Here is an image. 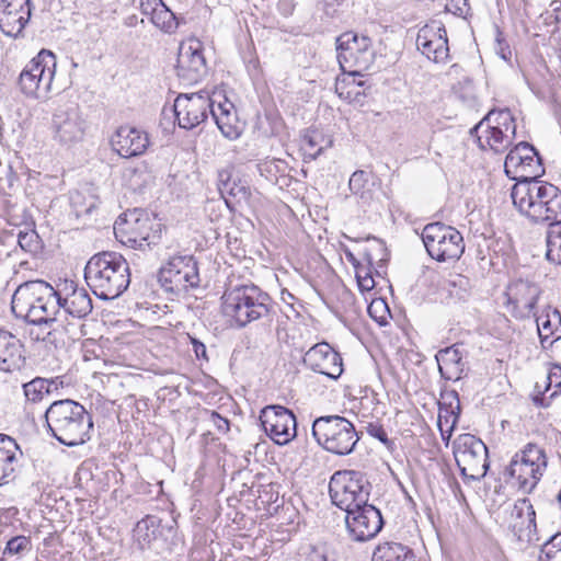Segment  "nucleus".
Masks as SVG:
<instances>
[{
  "instance_id": "nucleus-31",
  "label": "nucleus",
  "mask_w": 561,
  "mask_h": 561,
  "mask_svg": "<svg viewBox=\"0 0 561 561\" xmlns=\"http://www.w3.org/2000/svg\"><path fill=\"white\" fill-rule=\"evenodd\" d=\"M22 345L10 332L0 329V369L12 371L22 364Z\"/></svg>"
},
{
  "instance_id": "nucleus-51",
  "label": "nucleus",
  "mask_w": 561,
  "mask_h": 561,
  "mask_svg": "<svg viewBox=\"0 0 561 561\" xmlns=\"http://www.w3.org/2000/svg\"><path fill=\"white\" fill-rule=\"evenodd\" d=\"M495 51L502 59L506 61L510 60L512 57L510 45L503 37V33L499 27H496Z\"/></svg>"
},
{
  "instance_id": "nucleus-45",
  "label": "nucleus",
  "mask_w": 561,
  "mask_h": 561,
  "mask_svg": "<svg viewBox=\"0 0 561 561\" xmlns=\"http://www.w3.org/2000/svg\"><path fill=\"white\" fill-rule=\"evenodd\" d=\"M539 561H561V534L552 536L542 545Z\"/></svg>"
},
{
  "instance_id": "nucleus-22",
  "label": "nucleus",
  "mask_w": 561,
  "mask_h": 561,
  "mask_svg": "<svg viewBox=\"0 0 561 561\" xmlns=\"http://www.w3.org/2000/svg\"><path fill=\"white\" fill-rule=\"evenodd\" d=\"M416 47L434 62H444L449 57L447 32L440 21L433 20L419 30Z\"/></svg>"
},
{
  "instance_id": "nucleus-48",
  "label": "nucleus",
  "mask_w": 561,
  "mask_h": 561,
  "mask_svg": "<svg viewBox=\"0 0 561 561\" xmlns=\"http://www.w3.org/2000/svg\"><path fill=\"white\" fill-rule=\"evenodd\" d=\"M365 428L369 436L378 439L385 446L389 447L392 444V442L388 438V435L382 425H380L378 422H369Z\"/></svg>"
},
{
  "instance_id": "nucleus-39",
  "label": "nucleus",
  "mask_w": 561,
  "mask_h": 561,
  "mask_svg": "<svg viewBox=\"0 0 561 561\" xmlns=\"http://www.w3.org/2000/svg\"><path fill=\"white\" fill-rule=\"evenodd\" d=\"M546 241L547 260L561 265V220L548 227Z\"/></svg>"
},
{
  "instance_id": "nucleus-54",
  "label": "nucleus",
  "mask_w": 561,
  "mask_h": 561,
  "mask_svg": "<svg viewBox=\"0 0 561 561\" xmlns=\"http://www.w3.org/2000/svg\"><path fill=\"white\" fill-rule=\"evenodd\" d=\"M450 417H453V416L449 414V410L440 407L439 413H438V427H439L443 439H449L448 432H447L448 428L444 430L443 424H448Z\"/></svg>"
},
{
  "instance_id": "nucleus-50",
  "label": "nucleus",
  "mask_w": 561,
  "mask_h": 561,
  "mask_svg": "<svg viewBox=\"0 0 561 561\" xmlns=\"http://www.w3.org/2000/svg\"><path fill=\"white\" fill-rule=\"evenodd\" d=\"M547 385L545 390L547 391L552 385L556 390L550 394L549 399L553 398L559 391H561V366L553 365L547 377Z\"/></svg>"
},
{
  "instance_id": "nucleus-12",
  "label": "nucleus",
  "mask_w": 561,
  "mask_h": 561,
  "mask_svg": "<svg viewBox=\"0 0 561 561\" xmlns=\"http://www.w3.org/2000/svg\"><path fill=\"white\" fill-rule=\"evenodd\" d=\"M422 241L428 255L438 262L458 260L465 251L461 233L456 228L438 221L424 227Z\"/></svg>"
},
{
  "instance_id": "nucleus-32",
  "label": "nucleus",
  "mask_w": 561,
  "mask_h": 561,
  "mask_svg": "<svg viewBox=\"0 0 561 561\" xmlns=\"http://www.w3.org/2000/svg\"><path fill=\"white\" fill-rule=\"evenodd\" d=\"M438 369L446 380H459L465 369L462 354L456 345L440 350L436 354Z\"/></svg>"
},
{
  "instance_id": "nucleus-55",
  "label": "nucleus",
  "mask_w": 561,
  "mask_h": 561,
  "mask_svg": "<svg viewBox=\"0 0 561 561\" xmlns=\"http://www.w3.org/2000/svg\"><path fill=\"white\" fill-rule=\"evenodd\" d=\"M162 4V0H141L140 9L145 15L153 16L156 9Z\"/></svg>"
},
{
  "instance_id": "nucleus-8",
  "label": "nucleus",
  "mask_w": 561,
  "mask_h": 561,
  "mask_svg": "<svg viewBox=\"0 0 561 561\" xmlns=\"http://www.w3.org/2000/svg\"><path fill=\"white\" fill-rule=\"evenodd\" d=\"M312 436L323 449L337 456L352 454L359 440L353 423L340 415L316 419L312 424Z\"/></svg>"
},
{
  "instance_id": "nucleus-59",
  "label": "nucleus",
  "mask_w": 561,
  "mask_h": 561,
  "mask_svg": "<svg viewBox=\"0 0 561 561\" xmlns=\"http://www.w3.org/2000/svg\"><path fill=\"white\" fill-rule=\"evenodd\" d=\"M343 84H344V80L336 82V92L339 93V95L341 98L350 99L352 91H347L346 95H345L344 92H343Z\"/></svg>"
},
{
  "instance_id": "nucleus-3",
  "label": "nucleus",
  "mask_w": 561,
  "mask_h": 561,
  "mask_svg": "<svg viewBox=\"0 0 561 561\" xmlns=\"http://www.w3.org/2000/svg\"><path fill=\"white\" fill-rule=\"evenodd\" d=\"M221 300L222 313L238 329L257 321H271L274 313L273 298L253 283L227 288Z\"/></svg>"
},
{
  "instance_id": "nucleus-14",
  "label": "nucleus",
  "mask_w": 561,
  "mask_h": 561,
  "mask_svg": "<svg viewBox=\"0 0 561 561\" xmlns=\"http://www.w3.org/2000/svg\"><path fill=\"white\" fill-rule=\"evenodd\" d=\"M161 286L175 294L186 291L199 285L197 262L192 255L170 256L158 274Z\"/></svg>"
},
{
  "instance_id": "nucleus-4",
  "label": "nucleus",
  "mask_w": 561,
  "mask_h": 561,
  "mask_svg": "<svg viewBox=\"0 0 561 561\" xmlns=\"http://www.w3.org/2000/svg\"><path fill=\"white\" fill-rule=\"evenodd\" d=\"M84 279L92 293L102 300L119 297L130 284L129 264L112 251L94 254L84 267Z\"/></svg>"
},
{
  "instance_id": "nucleus-40",
  "label": "nucleus",
  "mask_w": 561,
  "mask_h": 561,
  "mask_svg": "<svg viewBox=\"0 0 561 561\" xmlns=\"http://www.w3.org/2000/svg\"><path fill=\"white\" fill-rule=\"evenodd\" d=\"M469 279L460 274L450 275L442 284L451 299L463 300L467 297Z\"/></svg>"
},
{
  "instance_id": "nucleus-61",
  "label": "nucleus",
  "mask_w": 561,
  "mask_h": 561,
  "mask_svg": "<svg viewBox=\"0 0 561 561\" xmlns=\"http://www.w3.org/2000/svg\"><path fill=\"white\" fill-rule=\"evenodd\" d=\"M136 22H137V16L136 15H131V16H129V18H127L125 20V24L127 26H134L136 24Z\"/></svg>"
},
{
  "instance_id": "nucleus-13",
  "label": "nucleus",
  "mask_w": 561,
  "mask_h": 561,
  "mask_svg": "<svg viewBox=\"0 0 561 561\" xmlns=\"http://www.w3.org/2000/svg\"><path fill=\"white\" fill-rule=\"evenodd\" d=\"M454 456L465 480L478 481L486 474L488 447L474 435H459L454 442Z\"/></svg>"
},
{
  "instance_id": "nucleus-52",
  "label": "nucleus",
  "mask_w": 561,
  "mask_h": 561,
  "mask_svg": "<svg viewBox=\"0 0 561 561\" xmlns=\"http://www.w3.org/2000/svg\"><path fill=\"white\" fill-rule=\"evenodd\" d=\"M356 279L362 291H369L375 287L373 275L364 268L356 270Z\"/></svg>"
},
{
  "instance_id": "nucleus-36",
  "label": "nucleus",
  "mask_w": 561,
  "mask_h": 561,
  "mask_svg": "<svg viewBox=\"0 0 561 561\" xmlns=\"http://www.w3.org/2000/svg\"><path fill=\"white\" fill-rule=\"evenodd\" d=\"M412 558L413 553L410 548L393 541L379 543L373 554L374 561H408Z\"/></svg>"
},
{
  "instance_id": "nucleus-41",
  "label": "nucleus",
  "mask_w": 561,
  "mask_h": 561,
  "mask_svg": "<svg viewBox=\"0 0 561 561\" xmlns=\"http://www.w3.org/2000/svg\"><path fill=\"white\" fill-rule=\"evenodd\" d=\"M150 20L158 28L169 34L175 32L179 26L175 14L163 2Z\"/></svg>"
},
{
  "instance_id": "nucleus-49",
  "label": "nucleus",
  "mask_w": 561,
  "mask_h": 561,
  "mask_svg": "<svg viewBox=\"0 0 561 561\" xmlns=\"http://www.w3.org/2000/svg\"><path fill=\"white\" fill-rule=\"evenodd\" d=\"M299 561H328L325 549L323 547L309 546L304 549Z\"/></svg>"
},
{
  "instance_id": "nucleus-28",
  "label": "nucleus",
  "mask_w": 561,
  "mask_h": 561,
  "mask_svg": "<svg viewBox=\"0 0 561 561\" xmlns=\"http://www.w3.org/2000/svg\"><path fill=\"white\" fill-rule=\"evenodd\" d=\"M23 453L16 440L0 433V486L13 482L18 477L20 459Z\"/></svg>"
},
{
  "instance_id": "nucleus-58",
  "label": "nucleus",
  "mask_w": 561,
  "mask_h": 561,
  "mask_svg": "<svg viewBox=\"0 0 561 561\" xmlns=\"http://www.w3.org/2000/svg\"><path fill=\"white\" fill-rule=\"evenodd\" d=\"M533 402L535 403V405L541 407V408H546L549 405V401L547 400L545 394L540 391L538 392V394L533 397Z\"/></svg>"
},
{
  "instance_id": "nucleus-6",
  "label": "nucleus",
  "mask_w": 561,
  "mask_h": 561,
  "mask_svg": "<svg viewBox=\"0 0 561 561\" xmlns=\"http://www.w3.org/2000/svg\"><path fill=\"white\" fill-rule=\"evenodd\" d=\"M163 229L161 222L138 208L122 214L114 224L115 237L123 244L141 251L154 250L158 257L168 255L169 244L163 241Z\"/></svg>"
},
{
  "instance_id": "nucleus-33",
  "label": "nucleus",
  "mask_w": 561,
  "mask_h": 561,
  "mask_svg": "<svg viewBox=\"0 0 561 561\" xmlns=\"http://www.w3.org/2000/svg\"><path fill=\"white\" fill-rule=\"evenodd\" d=\"M483 135L473 134L477 142L482 150L490 149L495 153L504 152L512 144V135L501 130V126H492L490 123L484 125Z\"/></svg>"
},
{
  "instance_id": "nucleus-23",
  "label": "nucleus",
  "mask_w": 561,
  "mask_h": 561,
  "mask_svg": "<svg viewBox=\"0 0 561 561\" xmlns=\"http://www.w3.org/2000/svg\"><path fill=\"white\" fill-rule=\"evenodd\" d=\"M304 364L311 370L336 380L343 373L341 355L327 342L310 347L305 356Z\"/></svg>"
},
{
  "instance_id": "nucleus-29",
  "label": "nucleus",
  "mask_w": 561,
  "mask_h": 561,
  "mask_svg": "<svg viewBox=\"0 0 561 561\" xmlns=\"http://www.w3.org/2000/svg\"><path fill=\"white\" fill-rule=\"evenodd\" d=\"M218 190L231 211H234L238 205L248 203L251 197L249 184L241 179L232 178L229 170L218 172Z\"/></svg>"
},
{
  "instance_id": "nucleus-30",
  "label": "nucleus",
  "mask_w": 561,
  "mask_h": 561,
  "mask_svg": "<svg viewBox=\"0 0 561 561\" xmlns=\"http://www.w3.org/2000/svg\"><path fill=\"white\" fill-rule=\"evenodd\" d=\"M210 115L224 137L233 140L241 135L240 123L234 111V105L227 99L217 104L213 101Z\"/></svg>"
},
{
  "instance_id": "nucleus-25",
  "label": "nucleus",
  "mask_w": 561,
  "mask_h": 561,
  "mask_svg": "<svg viewBox=\"0 0 561 561\" xmlns=\"http://www.w3.org/2000/svg\"><path fill=\"white\" fill-rule=\"evenodd\" d=\"M54 137L62 145L77 142L84 134V121L77 107L58 108L53 116Z\"/></svg>"
},
{
  "instance_id": "nucleus-43",
  "label": "nucleus",
  "mask_w": 561,
  "mask_h": 561,
  "mask_svg": "<svg viewBox=\"0 0 561 561\" xmlns=\"http://www.w3.org/2000/svg\"><path fill=\"white\" fill-rule=\"evenodd\" d=\"M368 182L369 174L364 170H357L350 178V191L352 192V194L358 196L360 199H368L370 197Z\"/></svg>"
},
{
  "instance_id": "nucleus-18",
  "label": "nucleus",
  "mask_w": 561,
  "mask_h": 561,
  "mask_svg": "<svg viewBox=\"0 0 561 561\" xmlns=\"http://www.w3.org/2000/svg\"><path fill=\"white\" fill-rule=\"evenodd\" d=\"M213 100L207 92L180 94L174 101L173 112L181 128L192 129L208 117Z\"/></svg>"
},
{
  "instance_id": "nucleus-38",
  "label": "nucleus",
  "mask_w": 561,
  "mask_h": 561,
  "mask_svg": "<svg viewBox=\"0 0 561 561\" xmlns=\"http://www.w3.org/2000/svg\"><path fill=\"white\" fill-rule=\"evenodd\" d=\"M161 518L154 515H147L139 520L135 527V536L138 541L149 545L161 535Z\"/></svg>"
},
{
  "instance_id": "nucleus-5",
  "label": "nucleus",
  "mask_w": 561,
  "mask_h": 561,
  "mask_svg": "<svg viewBox=\"0 0 561 561\" xmlns=\"http://www.w3.org/2000/svg\"><path fill=\"white\" fill-rule=\"evenodd\" d=\"M47 427L60 444L75 447L90 439L92 417L85 408L71 399L53 402L45 412Z\"/></svg>"
},
{
  "instance_id": "nucleus-1",
  "label": "nucleus",
  "mask_w": 561,
  "mask_h": 561,
  "mask_svg": "<svg viewBox=\"0 0 561 561\" xmlns=\"http://www.w3.org/2000/svg\"><path fill=\"white\" fill-rule=\"evenodd\" d=\"M55 288L42 279L28 280L21 284L14 291L11 301L12 312L32 324H49L47 341L55 345L62 343L59 333L60 321L56 310Z\"/></svg>"
},
{
  "instance_id": "nucleus-44",
  "label": "nucleus",
  "mask_w": 561,
  "mask_h": 561,
  "mask_svg": "<svg viewBox=\"0 0 561 561\" xmlns=\"http://www.w3.org/2000/svg\"><path fill=\"white\" fill-rule=\"evenodd\" d=\"M18 243L20 248L32 255H36L43 248L42 239L34 229L26 231L20 230L18 233Z\"/></svg>"
},
{
  "instance_id": "nucleus-17",
  "label": "nucleus",
  "mask_w": 561,
  "mask_h": 561,
  "mask_svg": "<svg viewBox=\"0 0 561 561\" xmlns=\"http://www.w3.org/2000/svg\"><path fill=\"white\" fill-rule=\"evenodd\" d=\"M176 75L183 84H195L208 72L203 44L197 39L183 42L179 47Z\"/></svg>"
},
{
  "instance_id": "nucleus-60",
  "label": "nucleus",
  "mask_w": 561,
  "mask_h": 561,
  "mask_svg": "<svg viewBox=\"0 0 561 561\" xmlns=\"http://www.w3.org/2000/svg\"><path fill=\"white\" fill-rule=\"evenodd\" d=\"M47 381L54 382L53 385H50L49 393H51L54 391H57L58 388L62 386V381H59L58 378H56V379H47Z\"/></svg>"
},
{
  "instance_id": "nucleus-53",
  "label": "nucleus",
  "mask_w": 561,
  "mask_h": 561,
  "mask_svg": "<svg viewBox=\"0 0 561 561\" xmlns=\"http://www.w3.org/2000/svg\"><path fill=\"white\" fill-rule=\"evenodd\" d=\"M379 309L381 311L385 312H388V307L387 305L385 304V301L380 300V301H373L369 307H368V312L369 314L375 319L377 320L380 324L385 323L386 322V318L383 314L381 316H377V312H379Z\"/></svg>"
},
{
  "instance_id": "nucleus-27",
  "label": "nucleus",
  "mask_w": 561,
  "mask_h": 561,
  "mask_svg": "<svg viewBox=\"0 0 561 561\" xmlns=\"http://www.w3.org/2000/svg\"><path fill=\"white\" fill-rule=\"evenodd\" d=\"M113 149L123 158L142 154L148 146L147 133L131 126H121L111 138Z\"/></svg>"
},
{
  "instance_id": "nucleus-34",
  "label": "nucleus",
  "mask_w": 561,
  "mask_h": 561,
  "mask_svg": "<svg viewBox=\"0 0 561 561\" xmlns=\"http://www.w3.org/2000/svg\"><path fill=\"white\" fill-rule=\"evenodd\" d=\"M536 323L542 347H547L546 343L551 346L561 337V314L557 309L539 317L536 316Z\"/></svg>"
},
{
  "instance_id": "nucleus-15",
  "label": "nucleus",
  "mask_w": 561,
  "mask_h": 561,
  "mask_svg": "<svg viewBox=\"0 0 561 561\" xmlns=\"http://www.w3.org/2000/svg\"><path fill=\"white\" fill-rule=\"evenodd\" d=\"M505 174L518 183L519 181H536L545 173L541 158L537 149L522 141L510 150L504 162Z\"/></svg>"
},
{
  "instance_id": "nucleus-37",
  "label": "nucleus",
  "mask_w": 561,
  "mask_h": 561,
  "mask_svg": "<svg viewBox=\"0 0 561 561\" xmlns=\"http://www.w3.org/2000/svg\"><path fill=\"white\" fill-rule=\"evenodd\" d=\"M492 119L496 123L495 126H501V130L512 135V139H514L516 135V124L510 110H502L499 112L490 111L482 121L470 129V135L478 134V131L482 130L484 125L490 123Z\"/></svg>"
},
{
  "instance_id": "nucleus-2",
  "label": "nucleus",
  "mask_w": 561,
  "mask_h": 561,
  "mask_svg": "<svg viewBox=\"0 0 561 561\" xmlns=\"http://www.w3.org/2000/svg\"><path fill=\"white\" fill-rule=\"evenodd\" d=\"M515 209L530 222L548 227L561 220V190L543 181H519L511 188Z\"/></svg>"
},
{
  "instance_id": "nucleus-26",
  "label": "nucleus",
  "mask_w": 561,
  "mask_h": 561,
  "mask_svg": "<svg viewBox=\"0 0 561 561\" xmlns=\"http://www.w3.org/2000/svg\"><path fill=\"white\" fill-rule=\"evenodd\" d=\"M510 528L519 541L538 540L536 512L529 499L515 502L511 513Z\"/></svg>"
},
{
  "instance_id": "nucleus-20",
  "label": "nucleus",
  "mask_w": 561,
  "mask_h": 561,
  "mask_svg": "<svg viewBox=\"0 0 561 561\" xmlns=\"http://www.w3.org/2000/svg\"><path fill=\"white\" fill-rule=\"evenodd\" d=\"M56 310L58 319L67 314L83 319L92 312V299L84 288H78L73 280H65L55 289ZM61 322V320H59Z\"/></svg>"
},
{
  "instance_id": "nucleus-57",
  "label": "nucleus",
  "mask_w": 561,
  "mask_h": 561,
  "mask_svg": "<svg viewBox=\"0 0 561 561\" xmlns=\"http://www.w3.org/2000/svg\"><path fill=\"white\" fill-rule=\"evenodd\" d=\"M190 339H191V343L193 345V351H194L196 357L207 359L205 344L195 337L190 336Z\"/></svg>"
},
{
  "instance_id": "nucleus-46",
  "label": "nucleus",
  "mask_w": 561,
  "mask_h": 561,
  "mask_svg": "<svg viewBox=\"0 0 561 561\" xmlns=\"http://www.w3.org/2000/svg\"><path fill=\"white\" fill-rule=\"evenodd\" d=\"M31 539L26 536H15L5 546L4 554L18 556L31 550Z\"/></svg>"
},
{
  "instance_id": "nucleus-9",
  "label": "nucleus",
  "mask_w": 561,
  "mask_h": 561,
  "mask_svg": "<svg viewBox=\"0 0 561 561\" xmlns=\"http://www.w3.org/2000/svg\"><path fill=\"white\" fill-rule=\"evenodd\" d=\"M56 66V56L50 50L42 49L26 64L19 76L18 85L21 93L28 99H48Z\"/></svg>"
},
{
  "instance_id": "nucleus-35",
  "label": "nucleus",
  "mask_w": 561,
  "mask_h": 561,
  "mask_svg": "<svg viewBox=\"0 0 561 561\" xmlns=\"http://www.w3.org/2000/svg\"><path fill=\"white\" fill-rule=\"evenodd\" d=\"M332 140L328 139L320 130L308 129L301 137L300 149L305 161L317 159L325 148L331 147Z\"/></svg>"
},
{
  "instance_id": "nucleus-47",
  "label": "nucleus",
  "mask_w": 561,
  "mask_h": 561,
  "mask_svg": "<svg viewBox=\"0 0 561 561\" xmlns=\"http://www.w3.org/2000/svg\"><path fill=\"white\" fill-rule=\"evenodd\" d=\"M207 421L217 428L220 434H227L230 430V422L216 411H206Z\"/></svg>"
},
{
  "instance_id": "nucleus-63",
  "label": "nucleus",
  "mask_w": 561,
  "mask_h": 561,
  "mask_svg": "<svg viewBox=\"0 0 561 561\" xmlns=\"http://www.w3.org/2000/svg\"><path fill=\"white\" fill-rule=\"evenodd\" d=\"M368 262H369V264H371V263H373V257H371V255H370V254H368Z\"/></svg>"
},
{
  "instance_id": "nucleus-62",
  "label": "nucleus",
  "mask_w": 561,
  "mask_h": 561,
  "mask_svg": "<svg viewBox=\"0 0 561 561\" xmlns=\"http://www.w3.org/2000/svg\"><path fill=\"white\" fill-rule=\"evenodd\" d=\"M454 492H455L456 494H457V493H459V495L463 497V494H462V492H461L460 485H459V483H458V482H456V481L454 482Z\"/></svg>"
},
{
  "instance_id": "nucleus-10",
  "label": "nucleus",
  "mask_w": 561,
  "mask_h": 561,
  "mask_svg": "<svg viewBox=\"0 0 561 561\" xmlns=\"http://www.w3.org/2000/svg\"><path fill=\"white\" fill-rule=\"evenodd\" d=\"M370 489L365 473L355 470L337 471L329 483L332 503L346 514L369 504Z\"/></svg>"
},
{
  "instance_id": "nucleus-42",
  "label": "nucleus",
  "mask_w": 561,
  "mask_h": 561,
  "mask_svg": "<svg viewBox=\"0 0 561 561\" xmlns=\"http://www.w3.org/2000/svg\"><path fill=\"white\" fill-rule=\"evenodd\" d=\"M53 383L54 382L47 381L45 378H34L23 385L24 394L28 401L38 402L43 400L46 394H49L50 385Z\"/></svg>"
},
{
  "instance_id": "nucleus-19",
  "label": "nucleus",
  "mask_w": 561,
  "mask_h": 561,
  "mask_svg": "<svg viewBox=\"0 0 561 561\" xmlns=\"http://www.w3.org/2000/svg\"><path fill=\"white\" fill-rule=\"evenodd\" d=\"M260 421L264 432L277 445H286L297 435L296 416L285 407L270 405L264 408Z\"/></svg>"
},
{
  "instance_id": "nucleus-24",
  "label": "nucleus",
  "mask_w": 561,
  "mask_h": 561,
  "mask_svg": "<svg viewBox=\"0 0 561 561\" xmlns=\"http://www.w3.org/2000/svg\"><path fill=\"white\" fill-rule=\"evenodd\" d=\"M32 14L30 0H2L0 30L10 37H19Z\"/></svg>"
},
{
  "instance_id": "nucleus-11",
  "label": "nucleus",
  "mask_w": 561,
  "mask_h": 561,
  "mask_svg": "<svg viewBox=\"0 0 561 561\" xmlns=\"http://www.w3.org/2000/svg\"><path fill=\"white\" fill-rule=\"evenodd\" d=\"M336 51L341 69L352 77L368 70L375 56L371 39L351 31L336 38Z\"/></svg>"
},
{
  "instance_id": "nucleus-56",
  "label": "nucleus",
  "mask_w": 561,
  "mask_h": 561,
  "mask_svg": "<svg viewBox=\"0 0 561 561\" xmlns=\"http://www.w3.org/2000/svg\"><path fill=\"white\" fill-rule=\"evenodd\" d=\"M450 394L456 400L457 404H456L455 409L449 410V414L453 416V420H451L450 425L448 426V431H447L448 437H450L454 426L457 423L459 414H460V403H459L458 393L456 391H451Z\"/></svg>"
},
{
  "instance_id": "nucleus-21",
  "label": "nucleus",
  "mask_w": 561,
  "mask_h": 561,
  "mask_svg": "<svg viewBox=\"0 0 561 561\" xmlns=\"http://www.w3.org/2000/svg\"><path fill=\"white\" fill-rule=\"evenodd\" d=\"M348 537L356 542H365L375 538L383 526L380 511L373 504L351 510L345 515Z\"/></svg>"
},
{
  "instance_id": "nucleus-7",
  "label": "nucleus",
  "mask_w": 561,
  "mask_h": 561,
  "mask_svg": "<svg viewBox=\"0 0 561 561\" xmlns=\"http://www.w3.org/2000/svg\"><path fill=\"white\" fill-rule=\"evenodd\" d=\"M548 467L545 448L535 443L526 444L511 459L505 473L512 485L530 493L539 483Z\"/></svg>"
},
{
  "instance_id": "nucleus-16",
  "label": "nucleus",
  "mask_w": 561,
  "mask_h": 561,
  "mask_svg": "<svg viewBox=\"0 0 561 561\" xmlns=\"http://www.w3.org/2000/svg\"><path fill=\"white\" fill-rule=\"evenodd\" d=\"M540 286L529 279H514L505 290V307L518 320L529 319L537 314V302L541 296Z\"/></svg>"
}]
</instances>
